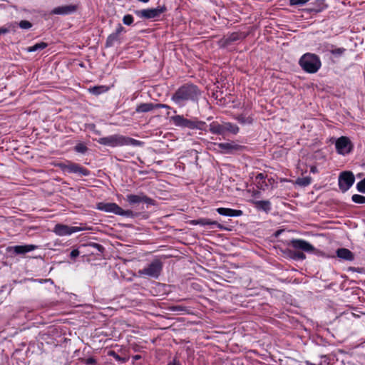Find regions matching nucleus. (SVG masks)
I'll use <instances>...</instances> for the list:
<instances>
[{"mask_svg": "<svg viewBox=\"0 0 365 365\" xmlns=\"http://www.w3.org/2000/svg\"><path fill=\"white\" fill-rule=\"evenodd\" d=\"M125 28L121 25L118 24L115 31L110 34L106 41V47L109 48L114 46L115 43H120V34L122 32H125Z\"/></svg>", "mask_w": 365, "mask_h": 365, "instance_id": "obj_16", "label": "nucleus"}, {"mask_svg": "<svg viewBox=\"0 0 365 365\" xmlns=\"http://www.w3.org/2000/svg\"><path fill=\"white\" fill-rule=\"evenodd\" d=\"M168 365H179V363L174 359L172 361H170Z\"/></svg>", "mask_w": 365, "mask_h": 365, "instance_id": "obj_47", "label": "nucleus"}, {"mask_svg": "<svg viewBox=\"0 0 365 365\" xmlns=\"http://www.w3.org/2000/svg\"><path fill=\"white\" fill-rule=\"evenodd\" d=\"M74 150L76 152V153H81V154H84L86 153L88 148V147L86 146V145L83 143H77L74 148H73Z\"/></svg>", "mask_w": 365, "mask_h": 365, "instance_id": "obj_31", "label": "nucleus"}, {"mask_svg": "<svg viewBox=\"0 0 365 365\" xmlns=\"http://www.w3.org/2000/svg\"><path fill=\"white\" fill-rule=\"evenodd\" d=\"M289 245L297 250L306 252H312L314 247L309 242L299 239H293L290 241Z\"/></svg>", "mask_w": 365, "mask_h": 365, "instance_id": "obj_15", "label": "nucleus"}, {"mask_svg": "<svg viewBox=\"0 0 365 365\" xmlns=\"http://www.w3.org/2000/svg\"><path fill=\"white\" fill-rule=\"evenodd\" d=\"M29 228H31V229H33V228H37V227H34V226H32V227H30Z\"/></svg>", "mask_w": 365, "mask_h": 365, "instance_id": "obj_53", "label": "nucleus"}, {"mask_svg": "<svg viewBox=\"0 0 365 365\" xmlns=\"http://www.w3.org/2000/svg\"><path fill=\"white\" fill-rule=\"evenodd\" d=\"M289 257L294 260H304L306 258L303 252L297 250H289Z\"/></svg>", "mask_w": 365, "mask_h": 365, "instance_id": "obj_29", "label": "nucleus"}, {"mask_svg": "<svg viewBox=\"0 0 365 365\" xmlns=\"http://www.w3.org/2000/svg\"><path fill=\"white\" fill-rule=\"evenodd\" d=\"M79 249L82 250V252H86L89 255H98L102 254L104 252V247L98 243L95 242H88L81 244L79 246Z\"/></svg>", "mask_w": 365, "mask_h": 365, "instance_id": "obj_12", "label": "nucleus"}, {"mask_svg": "<svg viewBox=\"0 0 365 365\" xmlns=\"http://www.w3.org/2000/svg\"><path fill=\"white\" fill-rule=\"evenodd\" d=\"M346 51L344 48H335L330 50V53L335 56H341Z\"/></svg>", "mask_w": 365, "mask_h": 365, "instance_id": "obj_39", "label": "nucleus"}, {"mask_svg": "<svg viewBox=\"0 0 365 365\" xmlns=\"http://www.w3.org/2000/svg\"><path fill=\"white\" fill-rule=\"evenodd\" d=\"M96 208L101 211L114 213L118 215L124 216L127 218L133 219L140 215L138 212H134L133 211L130 210H124L122 207H120L118 205H117L115 202H100L97 203Z\"/></svg>", "mask_w": 365, "mask_h": 365, "instance_id": "obj_5", "label": "nucleus"}, {"mask_svg": "<svg viewBox=\"0 0 365 365\" xmlns=\"http://www.w3.org/2000/svg\"><path fill=\"white\" fill-rule=\"evenodd\" d=\"M167 11L165 6H158L157 8L145 9L135 11V14L143 19H150L158 18L163 13Z\"/></svg>", "mask_w": 365, "mask_h": 365, "instance_id": "obj_9", "label": "nucleus"}, {"mask_svg": "<svg viewBox=\"0 0 365 365\" xmlns=\"http://www.w3.org/2000/svg\"><path fill=\"white\" fill-rule=\"evenodd\" d=\"M355 178L350 171L342 172L339 177V187L342 192L347 191L354 184Z\"/></svg>", "mask_w": 365, "mask_h": 365, "instance_id": "obj_11", "label": "nucleus"}, {"mask_svg": "<svg viewBox=\"0 0 365 365\" xmlns=\"http://www.w3.org/2000/svg\"><path fill=\"white\" fill-rule=\"evenodd\" d=\"M110 355H113V356H115L116 358L118 357V356L113 351H111L110 352Z\"/></svg>", "mask_w": 365, "mask_h": 365, "instance_id": "obj_49", "label": "nucleus"}, {"mask_svg": "<svg viewBox=\"0 0 365 365\" xmlns=\"http://www.w3.org/2000/svg\"><path fill=\"white\" fill-rule=\"evenodd\" d=\"M134 18L131 14H126L123 18V22L124 24L130 26L133 23Z\"/></svg>", "mask_w": 365, "mask_h": 365, "instance_id": "obj_36", "label": "nucleus"}, {"mask_svg": "<svg viewBox=\"0 0 365 365\" xmlns=\"http://www.w3.org/2000/svg\"><path fill=\"white\" fill-rule=\"evenodd\" d=\"M224 130H225V135L227 133H230L232 134H237L239 132V127L232 123L227 122L224 123Z\"/></svg>", "mask_w": 365, "mask_h": 365, "instance_id": "obj_24", "label": "nucleus"}, {"mask_svg": "<svg viewBox=\"0 0 365 365\" xmlns=\"http://www.w3.org/2000/svg\"><path fill=\"white\" fill-rule=\"evenodd\" d=\"M38 246L34 245H16L13 247H9L7 248L8 252H13L15 255H24L29 252L36 250Z\"/></svg>", "mask_w": 365, "mask_h": 365, "instance_id": "obj_17", "label": "nucleus"}, {"mask_svg": "<svg viewBox=\"0 0 365 365\" xmlns=\"http://www.w3.org/2000/svg\"><path fill=\"white\" fill-rule=\"evenodd\" d=\"M248 36V33L236 31L232 32L227 36H223L218 41V46L220 48H225L231 45L232 43L237 41H242Z\"/></svg>", "mask_w": 365, "mask_h": 365, "instance_id": "obj_7", "label": "nucleus"}, {"mask_svg": "<svg viewBox=\"0 0 365 365\" xmlns=\"http://www.w3.org/2000/svg\"><path fill=\"white\" fill-rule=\"evenodd\" d=\"M173 112H174L175 113H177V110H173Z\"/></svg>", "mask_w": 365, "mask_h": 365, "instance_id": "obj_55", "label": "nucleus"}, {"mask_svg": "<svg viewBox=\"0 0 365 365\" xmlns=\"http://www.w3.org/2000/svg\"><path fill=\"white\" fill-rule=\"evenodd\" d=\"M310 172L312 173H318V169H317V166H314V165L312 166L310 168Z\"/></svg>", "mask_w": 365, "mask_h": 365, "instance_id": "obj_46", "label": "nucleus"}, {"mask_svg": "<svg viewBox=\"0 0 365 365\" xmlns=\"http://www.w3.org/2000/svg\"><path fill=\"white\" fill-rule=\"evenodd\" d=\"M266 175L262 173H258L255 177V182L257 185V187L263 189L264 186H267L265 181Z\"/></svg>", "mask_w": 365, "mask_h": 365, "instance_id": "obj_27", "label": "nucleus"}, {"mask_svg": "<svg viewBox=\"0 0 365 365\" xmlns=\"http://www.w3.org/2000/svg\"><path fill=\"white\" fill-rule=\"evenodd\" d=\"M97 142L101 145H107L113 148L123 145L135 146L140 144V142L138 140L118 134L101 138L98 140H97Z\"/></svg>", "mask_w": 365, "mask_h": 365, "instance_id": "obj_2", "label": "nucleus"}, {"mask_svg": "<svg viewBox=\"0 0 365 365\" xmlns=\"http://www.w3.org/2000/svg\"><path fill=\"white\" fill-rule=\"evenodd\" d=\"M108 91V88L106 86H96L88 88V91L95 95L98 96Z\"/></svg>", "mask_w": 365, "mask_h": 365, "instance_id": "obj_25", "label": "nucleus"}, {"mask_svg": "<svg viewBox=\"0 0 365 365\" xmlns=\"http://www.w3.org/2000/svg\"><path fill=\"white\" fill-rule=\"evenodd\" d=\"M56 166L63 173H78L81 176H88L90 174V171L87 168L71 161H67L66 163L61 162Z\"/></svg>", "mask_w": 365, "mask_h": 365, "instance_id": "obj_6", "label": "nucleus"}, {"mask_svg": "<svg viewBox=\"0 0 365 365\" xmlns=\"http://www.w3.org/2000/svg\"><path fill=\"white\" fill-rule=\"evenodd\" d=\"M9 31V30L5 27H1L0 28V36L1 34H5L6 33H8Z\"/></svg>", "mask_w": 365, "mask_h": 365, "instance_id": "obj_45", "label": "nucleus"}, {"mask_svg": "<svg viewBox=\"0 0 365 365\" xmlns=\"http://www.w3.org/2000/svg\"><path fill=\"white\" fill-rule=\"evenodd\" d=\"M312 10L316 11V12H319V11H322V8H319V9H311Z\"/></svg>", "mask_w": 365, "mask_h": 365, "instance_id": "obj_50", "label": "nucleus"}, {"mask_svg": "<svg viewBox=\"0 0 365 365\" xmlns=\"http://www.w3.org/2000/svg\"><path fill=\"white\" fill-rule=\"evenodd\" d=\"M155 108L156 109H158V108H165V109H168V110H171L172 108L171 106L167 105V104H163V103H156L155 104Z\"/></svg>", "mask_w": 365, "mask_h": 365, "instance_id": "obj_43", "label": "nucleus"}, {"mask_svg": "<svg viewBox=\"0 0 365 365\" xmlns=\"http://www.w3.org/2000/svg\"><path fill=\"white\" fill-rule=\"evenodd\" d=\"M163 269V263L160 259H154L139 273L153 278H158Z\"/></svg>", "mask_w": 365, "mask_h": 365, "instance_id": "obj_8", "label": "nucleus"}, {"mask_svg": "<svg viewBox=\"0 0 365 365\" xmlns=\"http://www.w3.org/2000/svg\"><path fill=\"white\" fill-rule=\"evenodd\" d=\"M82 252V250H79L78 249L73 250L70 253V257L71 259H75L76 257H78L80 253Z\"/></svg>", "mask_w": 365, "mask_h": 365, "instance_id": "obj_41", "label": "nucleus"}, {"mask_svg": "<svg viewBox=\"0 0 365 365\" xmlns=\"http://www.w3.org/2000/svg\"><path fill=\"white\" fill-rule=\"evenodd\" d=\"M48 46V43L45 42H38L35 43L34 45L29 46L26 48L28 52H35L38 50H43Z\"/></svg>", "mask_w": 365, "mask_h": 365, "instance_id": "obj_28", "label": "nucleus"}, {"mask_svg": "<svg viewBox=\"0 0 365 365\" xmlns=\"http://www.w3.org/2000/svg\"><path fill=\"white\" fill-rule=\"evenodd\" d=\"M19 26L22 29H29L32 27V24L27 20H21L19 23Z\"/></svg>", "mask_w": 365, "mask_h": 365, "instance_id": "obj_37", "label": "nucleus"}, {"mask_svg": "<svg viewBox=\"0 0 365 365\" xmlns=\"http://www.w3.org/2000/svg\"><path fill=\"white\" fill-rule=\"evenodd\" d=\"M80 230H53L56 234L59 236L70 235L73 232Z\"/></svg>", "mask_w": 365, "mask_h": 365, "instance_id": "obj_33", "label": "nucleus"}, {"mask_svg": "<svg viewBox=\"0 0 365 365\" xmlns=\"http://www.w3.org/2000/svg\"><path fill=\"white\" fill-rule=\"evenodd\" d=\"M336 255L338 257L345 260L352 261L354 259V254L346 248L338 249L336 250Z\"/></svg>", "mask_w": 365, "mask_h": 365, "instance_id": "obj_21", "label": "nucleus"}, {"mask_svg": "<svg viewBox=\"0 0 365 365\" xmlns=\"http://www.w3.org/2000/svg\"><path fill=\"white\" fill-rule=\"evenodd\" d=\"M156 109L155 104L153 103H142L137 106L135 112L138 113H148Z\"/></svg>", "mask_w": 365, "mask_h": 365, "instance_id": "obj_22", "label": "nucleus"}, {"mask_svg": "<svg viewBox=\"0 0 365 365\" xmlns=\"http://www.w3.org/2000/svg\"><path fill=\"white\" fill-rule=\"evenodd\" d=\"M170 309L174 312H185L186 307L180 306V305H177V306L172 307L170 308Z\"/></svg>", "mask_w": 365, "mask_h": 365, "instance_id": "obj_42", "label": "nucleus"}, {"mask_svg": "<svg viewBox=\"0 0 365 365\" xmlns=\"http://www.w3.org/2000/svg\"><path fill=\"white\" fill-rule=\"evenodd\" d=\"M78 7L76 5H65L54 8L51 14L57 15H68L76 11Z\"/></svg>", "mask_w": 365, "mask_h": 365, "instance_id": "obj_18", "label": "nucleus"}, {"mask_svg": "<svg viewBox=\"0 0 365 365\" xmlns=\"http://www.w3.org/2000/svg\"><path fill=\"white\" fill-rule=\"evenodd\" d=\"M217 147L225 154H233L242 152L245 149V146L236 144L234 142L217 143Z\"/></svg>", "mask_w": 365, "mask_h": 365, "instance_id": "obj_13", "label": "nucleus"}, {"mask_svg": "<svg viewBox=\"0 0 365 365\" xmlns=\"http://www.w3.org/2000/svg\"><path fill=\"white\" fill-rule=\"evenodd\" d=\"M217 227H218V228H220V229L225 228L224 226H222V225H220V224H217Z\"/></svg>", "mask_w": 365, "mask_h": 365, "instance_id": "obj_51", "label": "nucleus"}, {"mask_svg": "<svg viewBox=\"0 0 365 365\" xmlns=\"http://www.w3.org/2000/svg\"><path fill=\"white\" fill-rule=\"evenodd\" d=\"M351 200L356 204H365V196L354 194L351 197Z\"/></svg>", "mask_w": 365, "mask_h": 365, "instance_id": "obj_34", "label": "nucleus"}, {"mask_svg": "<svg viewBox=\"0 0 365 365\" xmlns=\"http://www.w3.org/2000/svg\"><path fill=\"white\" fill-rule=\"evenodd\" d=\"M127 201L130 205H134L140 202H144L148 205H155V200L146 196L143 193H141L140 195H133L130 194L126 196Z\"/></svg>", "mask_w": 365, "mask_h": 365, "instance_id": "obj_14", "label": "nucleus"}, {"mask_svg": "<svg viewBox=\"0 0 365 365\" xmlns=\"http://www.w3.org/2000/svg\"><path fill=\"white\" fill-rule=\"evenodd\" d=\"M139 1H141V2H143V3H147L150 0H138Z\"/></svg>", "mask_w": 365, "mask_h": 365, "instance_id": "obj_52", "label": "nucleus"}, {"mask_svg": "<svg viewBox=\"0 0 365 365\" xmlns=\"http://www.w3.org/2000/svg\"><path fill=\"white\" fill-rule=\"evenodd\" d=\"M325 228L331 229V228H333V227H326Z\"/></svg>", "mask_w": 365, "mask_h": 365, "instance_id": "obj_54", "label": "nucleus"}, {"mask_svg": "<svg viewBox=\"0 0 365 365\" xmlns=\"http://www.w3.org/2000/svg\"><path fill=\"white\" fill-rule=\"evenodd\" d=\"M255 207L258 210L269 212L271 210V202L269 200H257L254 202Z\"/></svg>", "mask_w": 365, "mask_h": 365, "instance_id": "obj_23", "label": "nucleus"}, {"mask_svg": "<svg viewBox=\"0 0 365 365\" xmlns=\"http://www.w3.org/2000/svg\"><path fill=\"white\" fill-rule=\"evenodd\" d=\"M312 182V178L309 176L303 177V178H299L297 180V183L299 185L306 187L309 185H310Z\"/></svg>", "mask_w": 365, "mask_h": 365, "instance_id": "obj_32", "label": "nucleus"}, {"mask_svg": "<svg viewBox=\"0 0 365 365\" xmlns=\"http://www.w3.org/2000/svg\"><path fill=\"white\" fill-rule=\"evenodd\" d=\"M284 230H277V231L275 232V236H279Z\"/></svg>", "mask_w": 365, "mask_h": 365, "instance_id": "obj_48", "label": "nucleus"}, {"mask_svg": "<svg viewBox=\"0 0 365 365\" xmlns=\"http://www.w3.org/2000/svg\"><path fill=\"white\" fill-rule=\"evenodd\" d=\"M235 119L242 125L252 124L253 122V118L251 116H247L245 114L237 115L235 117Z\"/></svg>", "mask_w": 365, "mask_h": 365, "instance_id": "obj_26", "label": "nucleus"}, {"mask_svg": "<svg viewBox=\"0 0 365 365\" xmlns=\"http://www.w3.org/2000/svg\"><path fill=\"white\" fill-rule=\"evenodd\" d=\"M356 189L359 192L365 193V178L356 184Z\"/></svg>", "mask_w": 365, "mask_h": 365, "instance_id": "obj_38", "label": "nucleus"}, {"mask_svg": "<svg viewBox=\"0 0 365 365\" xmlns=\"http://www.w3.org/2000/svg\"><path fill=\"white\" fill-rule=\"evenodd\" d=\"M207 127L212 134L225 135L224 123L220 124L217 121H213Z\"/></svg>", "mask_w": 365, "mask_h": 365, "instance_id": "obj_20", "label": "nucleus"}, {"mask_svg": "<svg viewBox=\"0 0 365 365\" xmlns=\"http://www.w3.org/2000/svg\"><path fill=\"white\" fill-rule=\"evenodd\" d=\"M309 0H289L290 6H302L305 5Z\"/></svg>", "mask_w": 365, "mask_h": 365, "instance_id": "obj_35", "label": "nucleus"}, {"mask_svg": "<svg viewBox=\"0 0 365 365\" xmlns=\"http://www.w3.org/2000/svg\"><path fill=\"white\" fill-rule=\"evenodd\" d=\"M217 212L221 215L230 217L240 216L243 214V212L240 210H235L227 207H219L217 209Z\"/></svg>", "mask_w": 365, "mask_h": 365, "instance_id": "obj_19", "label": "nucleus"}, {"mask_svg": "<svg viewBox=\"0 0 365 365\" xmlns=\"http://www.w3.org/2000/svg\"><path fill=\"white\" fill-rule=\"evenodd\" d=\"M170 121L177 127L207 131V125L205 122L197 119H187L182 115L172 116Z\"/></svg>", "mask_w": 365, "mask_h": 365, "instance_id": "obj_4", "label": "nucleus"}, {"mask_svg": "<svg viewBox=\"0 0 365 365\" xmlns=\"http://www.w3.org/2000/svg\"><path fill=\"white\" fill-rule=\"evenodd\" d=\"M299 65L306 73H316L322 67V61L317 54L306 53L299 58Z\"/></svg>", "mask_w": 365, "mask_h": 365, "instance_id": "obj_3", "label": "nucleus"}, {"mask_svg": "<svg viewBox=\"0 0 365 365\" xmlns=\"http://www.w3.org/2000/svg\"><path fill=\"white\" fill-rule=\"evenodd\" d=\"M190 224L193 225H200V226H205V225H214L216 224L215 222L211 221L209 219H200L197 220H192L190 221Z\"/></svg>", "mask_w": 365, "mask_h": 365, "instance_id": "obj_30", "label": "nucleus"}, {"mask_svg": "<svg viewBox=\"0 0 365 365\" xmlns=\"http://www.w3.org/2000/svg\"><path fill=\"white\" fill-rule=\"evenodd\" d=\"M54 228H81V227H68L67 225H61V224H56L55 225Z\"/></svg>", "mask_w": 365, "mask_h": 365, "instance_id": "obj_44", "label": "nucleus"}, {"mask_svg": "<svg viewBox=\"0 0 365 365\" xmlns=\"http://www.w3.org/2000/svg\"><path fill=\"white\" fill-rule=\"evenodd\" d=\"M200 88L190 82L179 86L171 96V101L178 108L185 107L189 102L197 103L201 96Z\"/></svg>", "mask_w": 365, "mask_h": 365, "instance_id": "obj_1", "label": "nucleus"}, {"mask_svg": "<svg viewBox=\"0 0 365 365\" xmlns=\"http://www.w3.org/2000/svg\"><path fill=\"white\" fill-rule=\"evenodd\" d=\"M81 361L86 365H96L97 361L95 358L89 357L88 359H83Z\"/></svg>", "mask_w": 365, "mask_h": 365, "instance_id": "obj_40", "label": "nucleus"}, {"mask_svg": "<svg viewBox=\"0 0 365 365\" xmlns=\"http://www.w3.org/2000/svg\"><path fill=\"white\" fill-rule=\"evenodd\" d=\"M353 144L350 139L346 136L339 137L335 143V148L336 152L340 154L345 155L350 153L353 150Z\"/></svg>", "mask_w": 365, "mask_h": 365, "instance_id": "obj_10", "label": "nucleus"}]
</instances>
